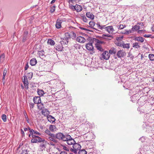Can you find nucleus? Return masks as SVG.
I'll list each match as a JSON object with an SVG mask.
<instances>
[{"label": "nucleus", "mask_w": 154, "mask_h": 154, "mask_svg": "<svg viewBox=\"0 0 154 154\" xmlns=\"http://www.w3.org/2000/svg\"><path fill=\"white\" fill-rule=\"evenodd\" d=\"M93 43L95 44V47L97 49L100 51H103V49L102 48L100 44H103V42L99 40L98 39L95 38H92Z\"/></svg>", "instance_id": "obj_1"}, {"label": "nucleus", "mask_w": 154, "mask_h": 154, "mask_svg": "<svg viewBox=\"0 0 154 154\" xmlns=\"http://www.w3.org/2000/svg\"><path fill=\"white\" fill-rule=\"evenodd\" d=\"M81 146L78 143L75 142L72 146V148L70 149V150L71 152L74 153H77L78 151L81 149Z\"/></svg>", "instance_id": "obj_2"}, {"label": "nucleus", "mask_w": 154, "mask_h": 154, "mask_svg": "<svg viewBox=\"0 0 154 154\" xmlns=\"http://www.w3.org/2000/svg\"><path fill=\"white\" fill-rule=\"evenodd\" d=\"M65 138L64 141H66L68 145H73L75 142L74 139H73L69 135L66 134Z\"/></svg>", "instance_id": "obj_3"}, {"label": "nucleus", "mask_w": 154, "mask_h": 154, "mask_svg": "<svg viewBox=\"0 0 154 154\" xmlns=\"http://www.w3.org/2000/svg\"><path fill=\"white\" fill-rule=\"evenodd\" d=\"M24 79L23 81V82L24 84V87L23 86L22 84L21 85V87L22 89H24V88L26 89H28L29 88V83L27 78V76L26 75H24Z\"/></svg>", "instance_id": "obj_4"}, {"label": "nucleus", "mask_w": 154, "mask_h": 154, "mask_svg": "<svg viewBox=\"0 0 154 154\" xmlns=\"http://www.w3.org/2000/svg\"><path fill=\"white\" fill-rule=\"evenodd\" d=\"M55 134L56 139H58L59 140H62L64 141L66 139V135H64L63 134L60 132L56 133Z\"/></svg>", "instance_id": "obj_5"}, {"label": "nucleus", "mask_w": 154, "mask_h": 154, "mask_svg": "<svg viewBox=\"0 0 154 154\" xmlns=\"http://www.w3.org/2000/svg\"><path fill=\"white\" fill-rule=\"evenodd\" d=\"M47 140L56 143L58 142L57 140L56 139L55 134H52L47 137Z\"/></svg>", "instance_id": "obj_6"}, {"label": "nucleus", "mask_w": 154, "mask_h": 154, "mask_svg": "<svg viewBox=\"0 0 154 154\" xmlns=\"http://www.w3.org/2000/svg\"><path fill=\"white\" fill-rule=\"evenodd\" d=\"M92 38L91 39L90 42L87 44L86 45V49L89 51H92L94 49V47L93 46Z\"/></svg>", "instance_id": "obj_7"}, {"label": "nucleus", "mask_w": 154, "mask_h": 154, "mask_svg": "<svg viewBox=\"0 0 154 154\" xmlns=\"http://www.w3.org/2000/svg\"><path fill=\"white\" fill-rule=\"evenodd\" d=\"M102 56L104 59L107 60L109 59L110 56V54L108 51H105L103 52Z\"/></svg>", "instance_id": "obj_8"}, {"label": "nucleus", "mask_w": 154, "mask_h": 154, "mask_svg": "<svg viewBox=\"0 0 154 154\" xmlns=\"http://www.w3.org/2000/svg\"><path fill=\"white\" fill-rule=\"evenodd\" d=\"M105 29L109 34L112 33L114 31L113 26H112L105 27Z\"/></svg>", "instance_id": "obj_9"}, {"label": "nucleus", "mask_w": 154, "mask_h": 154, "mask_svg": "<svg viewBox=\"0 0 154 154\" xmlns=\"http://www.w3.org/2000/svg\"><path fill=\"white\" fill-rule=\"evenodd\" d=\"M117 55L119 58H121L125 56L126 53L125 52L123 51L119 50L117 52Z\"/></svg>", "instance_id": "obj_10"}, {"label": "nucleus", "mask_w": 154, "mask_h": 154, "mask_svg": "<svg viewBox=\"0 0 154 154\" xmlns=\"http://www.w3.org/2000/svg\"><path fill=\"white\" fill-rule=\"evenodd\" d=\"M67 38H61V41H60L61 44L62 45H67L68 43L69 39Z\"/></svg>", "instance_id": "obj_11"}, {"label": "nucleus", "mask_w": 154, "mask_h": 154, "mask_svg": "<svg viewBox=\"0 0 154 154\" xmlns=\"http://www.w3.org/2000/svg\"><path fill=\"white\" fill-rule=\"evenodd\" d=\"M77 42L80 43H84L86 41V39L82 36H78L76 38Z\"/></svg>", "instance_id": "obj_12"}, {"label": "nucleus", "mask_w": 154, "mask_h": 154, "mask_svg": "<svg viewBox=\"0 0 154 154\" xmlns=\"http://www.w3.org/2000/svg\"><path fill=\"white\" fill-rule=\"evenodd\" d=\"M62 21L59 19H57L56 24V27L57 29L60 28L61 27V23Z\"/></svg>", "instance_id": "obj_13"}, {"label": "nucleus", "mask_w": 154, "mask_h": 154, "mask_svg": "<svg viewBox=\"0 0 154 154\" xmlns=\"http://www.w3.org/2000/svg\"><path fill=\"white\" fill-rule=\"evenodd\" d=\"M33 101L35 103L39 104L41 103V101L40 97H34L33 99Z\"/></svg>", "instance_id": "obj_14"}, {"label": "nucleus", "mask_w": 154, "mask_h": 154, "mask_svg": "<svg viewBox=\"0 0 154 154\" xmlns=\"http://www.w3.org/2000/svg\"><path fill=\"white\" fill-rule=\"evenodd\" d=\"M82 8L80 5L76 4L75 5V11H76L77 12H79L81 11L82 10Z\"/></svg>", "instance_id": "obj_15"}, {"label": "nucleus", "mask_w": 154, "mask_h": 154, "mask_svg": "<svg viewBox=\"0 0 154 154\" xmlns=\"http://www.w3.org/2000/svg\"><path fill=\"white\" fill-rule=\"evenodd\" d=\"M47 119L49 121L52 123L55 122L56 120L54 117L51 115L47 116Z\"/></svg>", "instance_id": "obj_16"}, {"label": "nucleus", "mask_w": 154, "mask_h": 154, "mask_svg": "<svg viewBox=\"0 0 154 154\" xmlns=\"http://www.w3.org/2000/svg\"><path fill=\"white\" fill-rule=\"evenodd\" d=\"M86 16L87 17L93 20L94 18V16L92 13L90 12H87L86 13Z\"/></svg>", "instance_id": "obj_17"}, {"label": "nucleus", "mask_w": 154, "mask_h": 154, "mask_svg": "<svg viewBox=\"0 0 154 154\" xmlns=\"http://www.w3.org/2000/svg\"><path fill=\"white\" fill-rule=\"evenodd\" d=\"M37 63V61L35 58H32L30 61V63L31 66H34Z\"/></svg>", "instance_id": "obj_18"}, {"label": "nucleus", "mask_w": 154, "mask_h": 154, "mask_svg": "<svg viewBox=\"0 0 154 154\" xmlns=\"http://www.w3.org/2000/svg\"><path fill=\"white\" fill-rule=\"evenodd\" d=\"M116 52V49L114 48H111L109 51V53L111 54H114Z\"/></svg>", "instance_id": "obj_19"}, {"label": "nucleus", "mask_w": 154, "mask_h": 154, "mask_svg": "<svg viewBox=\"0 0 154 154\" xmlns=\"http://www.w3.org/2000/svg\"><path fill=\"white\" fill-rule=\"evenodd\" d=\"M144 38L141 37H136L135 38V40L138 42H140L141 43L143 42L144 41Z\"/></svg>", "instance_id": "obj_20"}, {"label": "nucleus", "mask_w": 154, "mask_h": 154, "mask_svg": "<svg viewBox=\"0 0 154 154\" xmlns=\"http://www.w3.org/2000/svg\"><path fill=\"white\" fill-rule=\"evenodd\" d=\"M133 29H132V28L128 30H125V31H124L123 32H121V33L122 34H129L133 32Z\"/></svg>", "instance_id": "obj_21"}, {"label": "nucleus", "mask_w": 154, "mask_h": 154, "mask_svg": "<svg viewBox=\"0 0 154 154\" xmlns=\"http://www.w3.org/2000/svg\"><path fill=\"white\" fill-rule=\"evenodd\" d=\"M132 47L135 49H138L140 47V45L138 42H135L133 43V44Z\"/></svg>", "instance_id": "obj_22"}, {"label": "nucleus", "mask_w": 154, "mask_h": 154, "mask_svg": "<svg viewBox=\"0 0 154 154\" xmlns=\"http://www.w3.org/2000/svg\"><path fill=\"white\" fill-rule=\"evenodd\" d=\"M49 130L52 132L56 131V127L54 125H50L49 127Z\"/></svg>", "instance_id": "obj_23"}, {"label": "nucleus", "mask_w": 154, "mask_h": 154, "mask_svg": "<svg viewBox=\"0 0 154 154\" xmlns=\"http://www.w3.org/2000/svg\"><path fill=\"white\" fill-rule=\"evenodd\" d=\"M38 94L40 96H42L44 94V91L42 90L38 89Z\"/></svg>", "instance_id": "obj_24"}, {"label": "nucleus", "mask_w": 154, "mask_h": 154, "mask_svg": "<svg viewBox=\"0 0 154 154\" xmlns=\"http://www.w3.org/2000/svg\"><path fill=\"white\" fill-rule=\"evenodd\" d=\"M5 58V55L4 54H2L0 56V63H2L4 61Z\"/></svg>", "instance_id": "obj_25"}, {"label": "nucleus", "mask_w": 154, "mask_h": 154, "mask_svg": "<svg viewBox=\"0 0 154 154\" xmlns=\"http://www.w3.org/2000/svg\"><path fill=\"white\" fill-rule=\"evenodd\" d=\"M60 147L61 148L66 151H69V149L68 147L63 145H61Z\"/></svg>", "instance_id": "obj_26"}, {"label": "nucleus", "mask_w": 154, "mask_h": 154, "mask_svg": "<svg viewBox=\"0 0 154 154\" xmlns=\"http://www.w3.org/2000/svg\"><path fill=\"white\" fill-rule=\"evenodd\" d=\"M148 57L151 61H154V54H149Z\"/></svg>", "instance_id": "obj_27"}, {"label": "nucleus", "mask_w": 154, "mask_h": 154, "mask_svg": "<svg viewBox=\"0 0 154 154\" xmlns=\"http://www.w3.org/2000/svg\"><path fill=\"white\" fill-rule=\"evenodd\" d=\"M126 27V26L125 25L120 24L119 25L117 26V27L119 29H122Z\"/></svg>", "instance_id": "obj_28"}, {"label": "nucleus", "mask_w": 154, "mask_h": 154, "mask_svg": "<svg viewBox=\"0 0 154 154\" xmlns=\"http://www.w3.org/2000/svg\"><path fill=\"white\" fill-rule=\"evenodd\" d=\"M37 134V135H41V134L40 133H39V132H38L36 131H34V130H33V129L31 131V134Z\"/></svg>", "instance_id": "obj_29"}, {"label": "nucleus", "mask_w": 154, "mask_h": 154, "mask_svg": "<svg viewBox=\"0 0 154 154\" xmlns=\"http://www.w3.org/2000/svg\"><path fill=\"white\" fill-rule=\"evenodd\" d=\"M38 54L40 57H42L44 55V51L43 50L38 52Z\"/></svg>", "instance_id": "obj_30"}, {"label": "nucleus", "mask_w": 154, "mask_h": 154, "mask_svg": "<svg viewBox=\"0 0 154 154\" xmlns=\"http://www.w3.org/2000/svg\"><path fill=\"white\" fill-rule=\"evenodd\" d=\"M38 107L39 109H42L44 107V106L43 104L41 102L38 104Z\"/></svg>", "instance_id": "obj_31"}, {"label": "nucleus", "mask_w": 154, "mask_h": 154, "mask_svg": "<svg viewBox=\"0 0 154 154\" xmlns=\"http://www.w3.org/2000/svg\"><path fill=\"white\" fill-rule=\"evenodd\" d=\"M48 112V111L47 109H45L42 111V113L43 115L46 116Z\"/></svg>", "instance_id": "obj_32"}, {"label": "nucleus", "mask_w": 154, "mask_h": 154, "mask_svg": "<svg viewBox=\"0 0 154 154\" xmlns=\"http://www.w3.org/2000/svg\"><path fill=\"white\" fill-rule=\"evenodd\" d=\"M48 44H49L52 45H53L55 44L54 42L51 39L48 40Z\"/></svg>", "instance_id": "obj_33"}, {"label": "nucleus", "mask_w": 154, "mask_h": 154, "mask_svg": "<svg viewBox=\"0 0 154 154\" xmlns=\"http://www.w3.org/2000/svg\"><path fill=\"white\" fill-rule=\"evenodd\" d=\"M7 72V69L6 68H5L4 69L3 72V80L5 79V77L6 76Z\"/></svg>", "instance_id": "obj_34"}, {"label": "nucleus", "mask_w": 154, "mask_h": 154, "mask_svg": "<svg viewBox=\"0 0 154 154\" xmlns=\"http://www.w3.org/2000/svg\"><path fill=\"white\" fill-rule=\"evenodd\" d=\"M86 151L84 150H79V154H86Z\"/></svg>", "instance_id": "obj_35"}, {"label": "nucleus", "mask_w": 154, "mask_h": 154, "mask_svg": "<svg viewBox=\"0 0 154 154\" xmlns=\"http://www.w3.org/2000/svg\"><path fill=\"white\" fill-rule=\"evenodd\" d=\"M140 26L137 25H135L132 28L133 31L137 30L140 29Z\"/></svg>", "instance_id": "obj_36"}, {"label": "nucleus", "mask_w": 154, "mask_h": 154, "mask_svg": "<svg viewBox=\"0 0 154 154\" xmlns=\"http://www.w3.org/2000/svg\"><path fill=\"white\" fill-rule=\"evenodd\" d=\"M2 119L4 122H6L7 120V117L6 115L3 114L2 116Z\"/></svg>", "instance_id": "obj_37"}, {"label": "nucleus", "mask_w": 154, "mask_h": 154, "mask_svg": "<svg viewBox=\"0 0 154 154\" xmlns=\"http://www.w3.org/2000/svg\"><path fill=\"white\" fill-rule=\"evenodd\" d=\"M33 75V73L32 72H29L27 74V76L28 77V78L30 79L32 78Z\"/></svg>", "instance_id": "obj_38"}, {"label": "nucleus", "mask_w": 154, "mask_h": 154, "mask_svg": "<svg viewBox=\"0 0 154 154\" xmlns=\"http://www.w3.org/2000/svg\"><path fill=\"white\" fill-rule=\"evenodd\" d=\"M38 138V142L41 143L42 142L44 143L45 141V139L42 138L39 136Z\"/></svg>", "instance_id": "obj_39"}, {"label": "nucleus", "mask_w": 154, "mask_h": 154, "mask_svg": "<svg viewBox=\"0 0 154 154\" xmlns=\"http://www.w3.org/2000/svg\"><path fill=\"white\" fill-rule=\"evenodd\" d=\"M122 45L124 48H128L130 47L129 44H123Z\"/></svg>", "instance_id": "obj_40"}, {"label": "nucleus", "mask_w": 154, "mask_h": 154, "mask_svg": "<svg viewBox=\"0 0 154 154\" xmlns=\"http://www.w3.org/2000/svg\"><path fill=\"white\" fill-rule=\"evenodd\" d=\"M65 38H67L68 39L69 38H70L71 37L70 36V34L68 32H66L65 34Z\"/></svg>", "instance_id": "obj_41"}, {"label": "nucleus", "mask_w": 154, "mask_h": 154, "mask_svg": "<svg viewBox=\"0 0 154 154\" xmlns=\"http://www.w3.org/2000/svg\"><path fill=\"white\" fill-rule=\"evenodd\" d=\"M55 7L56 6L55 5H54L53 6L51 7L50 10V11L51 13H52L55 11Z\"/></svg>", "instance_id": "obj_42"}, {"label": "nucleus", "mask_w": 154, "mask_h": 154, "mask_svg": "<svg viewBox=\"0 0 154 154\" xmlns=\"http://www.w3.org/2000/svg\"><path fill=\"white\" fill-rule=\"evenodd\" d=\"M95 24V22L92 21H91L89 23V25L91 27H93L94 26Z\"/></svg>", "instance_id": "obj_43"}, {"label": "nucleus", "mask_w": 154, "mask_h": 154, "mask_svg": "<svg viewBox=\"0 0 154 154\" xmlns=\"http://www.w3.org/2000/svg\"><path fill=\"white\" fill-rule=\"evenodd\" d=\"M70 36L72 38H75L76 37V34L75 33L73 32H71L70 33Z\"/></svg>", "instance_id": "obj_44"}, {"label": "nucleus", "mask_w": 154, "mask_h": 154, "mask_svg": "<svg viewBox=\"0 0 154 154\" xmlns=\"http://www.w3.org/2000/svg\"><path fill=\"white\" fill-rule=\"evenodd\" d=\"M69 8L72 10L73 11H75V6H73L72 5H71L70 4H69Z\"/></svg>", "instance_id": "obj_45"}, {"label": "nucleus", "mask_w": 154, "mask_h": 154, "mask_svg": "<svg viewBox=\"0 0 154 154\" xmlns=\"http://www.w3.org/2000/svg\"><path fill=\"white\" fill-rule=\"evenodd\" d=\"M45 133L46 134L48 135V136L52 134V133H51L50 131L48 129H47L45 131Z\"/></svg>", "instance_id": "obj_46"}, {"label": "nucleus", "mask_w": 154, "mask_h": 154, "mask_svg": "<svg viewBox=\"0 0 154 154\" xmlns=\"http://www.w3.org/2000/svg\"><path fill=\"white\" fill-rule=\"evenodd\" d=\"M29 151L26 149H24L22 150L21 154H28Z\"/></svg>", "instance_id": "obj_47"}, {"label": "nucleus", "mask_w": 154, "mask_h": 154, "mask_svg": "<svg viewBox=\"0 0 154 154\" xmlns=\"http://www.w3.org/2000/svg\"><path fill=\"white\" fill-rule=\"evenodd\" d=\"M38 141V140L36 138H33L31 140V142L32 143H37Z\"/></svg>", "instance_id": "obj_48"}, {"label": "nucleus", "mask_w": 154, "mask_h": 154, "mask_svg": "<svg viewBox=\"0 0 154 154\" xmlns=\"http://www.w3.org/2000/svg\"><path fill=\"white\" fill-rule=\"evenodd\" d=\"M34 106V104L33 103H29V107L31 110H32Z\"/></svg>", "instance_id": "obj_49"}, {"label": "nucleus", "mask_w": 154, "mask_h": 154, "mask_svg": "<svg viewBox=\"0 0 154 154\" xmlns=\"http://www.w3.org/2000/svg\"><path fill=\"white\" fill-rule=\"evenodd\" d=\"M56 49L58 51H61L62 50V47L60 46H58L57 47Z\"/></svg>", "instance_id": "obj_50"}, {"label": "nucleus", "mask_w": 154, "mask_h": 154, "mask_svg": "<svg viewBox=\"0 0 154 154\" xmlns=\"http://www.w3.org/2000/svg\"><path fill=\"white\" fill-rule=\"evenodd\" d=\"M106 36L108 37H112V36L111 35L109 34H103L102 35V37L104 38H104V37Z\"/></svg>", "instance_id": "obj_51"}, {"label": "nucleus", "mask_w": 154, "mask_h": 154, "mask_svg": "<svg viewBox=\"0 0 154 154\" xmlns=\"http://www.w3.org/2000/svg\"><path fill=\"white\" fill-rule=\"evenodd\" d=\"M41 149H45V145L44 143H42L40 145Z\"/></svg>", "instance_id": "obj_52"}, {"label": "nucleus", "mask_w": 154, "mask_h": 154, "mask_svg": "<svg viewBox=\"0 0 154 154\" xmlns=\"http://www.w3.org/2000/svg\"><path fill=\"white\" fill-rule=\"evenodd\" d=\"M82 20L85 22H86L87 20L85 16H82Z\"/></svg>", "instance_id": "obj_53"}, {"label": "nucleus", "mask_w": 154, "mask_h": 154, "mask_svg": "<svg viewBox=\"0 0 154 154\" xmlns=\"http://www.w3.org/2000/svg\"><path fill=\"white\" fill-rule=\"evenodd\" d=\"M76 0H68V2L70 4L71 3H73Z\"/></svg>", "instance_id": "obj_54"}, {"label": "nucleus", "mask_w": 154, "mask_h": 154, "mask_svg": "<svg viewBox=\"0 0 154 154\" xmlns=\"http://www.w3.org/2000/svg\"><path fill=\"white\" fill-rule=\"evenodd\" d=\"M74 47L76 49L77 48H79V44H75L74 46Z\"/></svg>", "instance_id": "obj_55"}, {"label": "nucleus", "mask_w": 154, "mask_h": 154, "mask_svg": "<svg viewBox=\"0 0 154 154\" xmlns=\"http://www.w3.org/2000/svg\"><path fill=\"white\" fill-rule=\"evenodd\" d=\"M151 35H150L145 34V35H143V36L145 37L149 38V37H150Z\"/></svg>", "instance_id": "obj_56"}, {"label": "nucleus", "mask_w": 154, "mask_h": 154, "mask_svg": "<svg viewBox=\"0 0 154 154\" xmlns=\"http://www.w3.org/2000/svg\"><path fill=\"white\" fill-rule=\"evenodd\" d=\"M27 38V37L26 36H24L23 39V42H25Z\"/></svg>", "instance_id": "obj_57"}, {"label": "nucleus", "mask_w": 154, "mask_h": 154, "mask_svg": "<svg viewBox=\"0 0 154 154\" xmlns=\"http://www.w3.org/2000/svg\"><path fill=\"white\" fill-rule=\"evenodd\" d=\"M32 135V137L33 138H35H35H38V136H36L35 135H33V134H31Z\"/></svg>", "instance_id": "obj_58"}, {"label": "nucleus", "mask_w": 154, "mask_h": 154, "mask_svg": "<svg viewBox=\"0 0 154 154\" xmlns=\"http://www.w3.org/2000/svg\"><path fill=\"white\" fill-rule=\"evenodd\" d=\"M29 66L28 64H27L26 65V66L25 67V70H26L28 68Z\"/></svg>", "instance_id": "obj_59"}, {"label": "nucleus", "mask_w": 154, "mask_h": 154, "mask_svg": "<svg viewBox=\"0 0 154 154\" xmlns=\"http://www.w3.org/2000/svg\"><path fill=\"white\" fill-rule=\"evenodd\" d=\"M60 154H67L66 152L65 151H61Z\"/></svg>", "instance_id": "obj_60"}, {"label": "nucleus", "mask_w": 154, "mask_h": 154, "mask_svg": "<svg viewBox=\"0 0 154 154\" xmlns=\"http://www.w3.org/2000/svg\"><path fill=\"white\" fill-rule=\"evenodd\" d=\"M97 28L98 29H100V27L101 26L100 25V24L99 23H97Z\"/></svg>", "instance_id": "obj_61"}, {"label": "nucleus", "mask_w": 154, "mask_h": 154, "mask_svg": "<svg viewBox=\"0 0 154 154\" xmlns=\"http://www.w3.org/2000/svg\"><path fill=\"white\" fill-rule=\"evenodd\" d=\"M105 27H105V25L102 26H101V27L100 28V29H105Z\"/></svg>", "instance_id": "obj_62"}, {"label": "nucleus", "mask_w": 154, "mask_h": 154, "mask_svg": "<svg viewBox=\"0 0 154 154\" xmlns=\"http://www.w3.org/2000/svg\"><path fill=\"white\" fill-rule=\"evenodd\" d=\"M80 28L81 29H82V30H85L88 31V30L87 29H86L85 28L80 27Z\"/></svg>", "instance_id": "obj_63"}, {"label": "nucleus", "mask_w": 154, "mask_h": 154, "mask_svg": "<svg viewBox=\"0 0 154 154\" xmlns=\"http://www.w3.org/2000/svg\"><path fill=\"white\" fill-rule=\"evenodd\" d=\"M151 29L152 31L154 32V25H153L152 27L151 28Z\"/></svg>", "instance_id": "obj_64"}]
</instances>
